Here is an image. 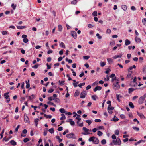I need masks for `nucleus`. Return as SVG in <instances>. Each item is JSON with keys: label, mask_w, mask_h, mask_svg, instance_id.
Instances as JSON below:
<instances>
[{"label": "nucleus", "mask_w": 146, "mask_h": 146, "mask_svg": "<svg viewBox=\"0 0 146 146\" xmlns=\"http://www.w3.org/2000/svg\"><path fill=\"white\" fill-rule=\"evenodd\" d=\"M66 137L68 139H76L74 134L72 133H71L69 134H67L66 135Z\"/></svg>", "instance_id": "1"}, {"label": "nucleus", "mask_w": 146, "mask_h": 146, "mask_svg": "<svg viewBox=\"0 0 146 146\" xmlns=\"http://www.w3.org/2000/svg\"><path fill=\"white\" fill-rule=\"evenodd\" d=\"M9 92L5 93L4 95V96L5 97V98L7 99L6 102L7 103H9L10 101V98L9 96L8 95Z\"/></svg>", "instance_id": "2"}, {"label": "nucleus", "mask_w": 146, "mask_h": 146, "mask_svg": "<svg viewBox=\"0 0 146 146\" xmlns=\"http://www.w3.org/2000/svg\"><path fill=\"white\" fill-rule=\"evenodd\" d=\"M144 97H143V96H141L139 99L138 100V103L140 104H142L145 100Z\"/></svg>", "instance_id": "3"}, {"label": "nucleus", "mask_w": 146, "mask_h": 146, "mask_svg": "<svg viewBox=\"0 0 146 146\" xmlns=\"http://www.w3.org/2000/svg\"><path fill=\"white\" fill-rule=\"evenodd\" d=\"M76 119L78 120V121L77 122V123L78 125L80 127H82L83 126V123L82 122L80 123H79V121H80L81 120V118H80L79 117L77 116L76 117Z\"/></svg>", "instance_id": "4"}, {"label": "nucleus", "mask_w": 146, "mask_h": 146, "mask_svg": "<svg viewBox=\"0 0 146 146\" xmlns=\"http://www.w3.org/2000/svg\"><path fill=\"white\" fill-rule=\"evenodd\" d=\"M118 83L119 82H117L115 84L113 83V88H115L114 87H116V88H115V89L116 90L119 88L120 87V86Z\"/></svg>", "instance_id": "5"}, {"label": "nucleus", "mask_w": 146, "mask_h": 146, "mask_svg": "<svg viewBox=\"0 0 146 146\" xmlns=\"http://www.w3.org/2000/svg\"><path fill=\"white\" fill-rule=\"evenodd\" d=\"M86 95V92L85 91H83L80 94V98H85V96Z\"/></svg>", "instance_id": "6"}, {"label": "nucleus", "mask_w": 146, "mask_h": 146, "mask_svg": "<svg viewBox=\"0 0 146 146\" xmlns=\"http://www.w3.org/2000/svg\"><path fill=\"white\" fill-rule=\"evenodd\" d=\"M72 36L73 37L74 39H76L77 38V34L75 31H72L71 32Z\"/></svg>", "instance_id": "7"}, {"label": "nucleus", "mask_w": 146, "mask_h": 146, "mask_svg": "<svg viewBox=\"0 0 146 146\" xmlns=\"http://www.w3.org/2000/svg\"><path fill=\"white\" fill-rule=\"evenodd\" d=\"M102 87L100 86H97L94 89V91L96 92L97 90H100L102 89Z\"/></svg>", "instance_id": "8"}, {"label": "nucleus", "mask_w": 146, "mask_h": 146, "mask_svg": "<svg viewBox=\"0 0 146 146\" xmlns=\"http://www.w3.org/2000/svg\"><path fill=\"white\" fill-rule=\"evenodd\" d=\"M122 97V96L120 94H116L117 99L119 102H120L121 101L120 98H121Z\"/></svg>", "instance_id": "9"}, {"label": "nucleus", "mask_w": 146, "mask_h": 146, "mask_svg": "<svg viewBox=\"0 0 146 146\" xmlns=\"http://www.w3.org/2000/svg\"><path fill=\"white\" fill-rule=\"evenodd\" d=\"M116 142L117 143V145H120L121 144V142L119 138L117 137L116 139Z\"/></svg>", "instance_id": "10"}, {"label": "nucleus", "mask_w": 146, "mask_h": 146, "mask_svg": "<svg viewBox=\"0 0 146 146\" xmlns=\"http://www.w3.org/2000/svg\"><path fill=\"white\" fill-rule=\"evenodd\" d=\"M99 141L98 139L96 137H95L94 139V141H93V143L94 144H98L99 143Z\"/></svg>", "instance_id": "11"}, {"label": "nucleus", "mask_w": 146, "mask_h": 146, "mask_svg": "<svg viewBox=\"0 0 146 146\" xmlns=\"http://www.w3.org/2000/svg\"><path fill=\"white\" fill-rule=\"evenodd\" d=\"M24 121L25 122L29 123L30 121H29V119L28 117L27 116H26V117H25L24 119Z\"/></svg>", "instance_id": "12"}, {"label": "nucleus", "mask_w": 146, "mask_h": 146, "mask_svg": "<svg viewBox=\"0 0 146 146\" xmlns=\"http://www.w3.org/2000/svg\"><path fill=\"white\" fill-rule=\"evenodd\" d=\"M135 40L137 43L140 42L141 41V39L139 38L136 36L135 38Z\"/></svg>", "instance_id": "13"}, {"label": "nucleus", "mask_w": 146, "mask_h": 146, "mask_svg": "<svg viewBox=\"0 0 146 146\" xmlns=\"http://www.w3.org/2000/svg\"><path fill=\"white\" fill-rule=\"evenodd\" d=\"M125 45L126 46L130 44V41L127 39H126L125 41Z\"/></svg>", "instance_id": "14"}, {"label": "nucleus", "mask_w": 146, "mask_h": 146, "mask_svg": "<svg viewBox=\"0 0 146 146\" xmlns=\"http://www.w3.org/2000/svg\"><path fill=\"white\" fill-rule=\"evenodd\" d=\"M69 121L70 124L72 126L74 125L75 124V122L74 121H72V119H69Z\"/></svg>", "instance_id": "15"}, {"label": "nucleus", "mask_w": 146, "mask_h": 146, "mask_svg": "<svg viewBox=\"0 0 146 146\" xmlns=\"http://www.w3.org/2000/svg\"><path fill=\"white\" fill-rule=\"evenodd\" d=\"M107 60L109 64H111L113 62V59L111 58H108L107 59Z\"/></svg>", "instance_id": "16"}, {"label": "nucleus", "mask_w": 146, "mask_h": 146, "mask_svg": "<svg viewBox=\"0 0 146 146\" xmlns=\"http://www.w3.org/2000/svg\"><path fill=\"white\" fill-rule=\"evenodd\" d=\"M129 105L133 109L134 107V106L132 102H129Z\"/></svg>", "instance_id": "17"}, {"label": "nucleus", "mask_w": 146, "mask_h": 146, "mask_svg": "<svg viewBox=\"0 0 146 146\" xmlns=\"http://www.w3.org/2000/svg\"><path fill=\"white\" fill-rule=\"evenodd\" d=\"M11 143L13 145L15 146L16 145L17 143L14 140H12L10 141Z\"/></svg>", "instance_id": "18"}, {"label": "nucleus", "mask_w": 146, "mask_h": 146, "mask_svg": "<svg viewBox=\"0 0 146 146\" xmlns=\"http://www.w3.org/2000/svg\"><path fill=\"white\" fill-rule=\"evenodd\" d=\"M135 90V89H134L133 88H130L128 89V93L129 94H130Z\"/></svg>", "instance_id": "19"}, {"label": "nucleus", "mask_w": 146, "mask_h": 146, "mask_svg": "<svg viewBox=\"0 0 146 146\" xmlns=\"http://www.w3.org/2000/svg\"><path fill=\"white\" fill-rule=\"evenodd\" d=\"M80 94V92L78 90H77L76 92H75L74 96H78Z\"/></svg>", "instance_id": "20"}, {"label": "nucleus", "mask_w": 146, "mask_h": 146, "mask_svg": "<svg viewBox=\"0 0 146 146\" xmlns=\"http://www.w3.org/2000/svg\"><path fill=\"white\" fill-rule=\"evenodd\" d=\"M60 46L62 48H65V46L64 44V43L63 42H61L60 44Z\"/></svg>", "instance_id": "21"}, {"label": "nucleus", "mask_w": 146, "mask_h": 146, "mask_svg": "<svg viewBox=\"0 0 146 146\" xmlns=\"http://www.w3.org/2000/svg\"><path fill=\"white\" fill-rule=\"evenodd\" d=\"M62 113H65V114L66 112V111L65 110L64 108H61L59 110Z\"/></svg>", "instance_id": "22"}, {"label": "nucleus", "mask_w": 146, "mask_h": 146, "mask_svg": "<svg viewBox=\"0 0 146 146\" xmlns=\"http://www.w3.org/2000/svg\"><path fill=\"white\" fill-rule=\"evenodd\" d=\"M122 54H119V55H116L113 57V58L114 59H116L118 58H121L122 56Z\"/></svg>", "instance_id": "23"}, {"label": "nucleus", "mask_w": 146, "mask_h": 146, "mask_svg": "<svg viewBox=\"0 0 146 146\" xmlns=\"http://www.w3.org/2000/svg\"><path fill=\"white\" fill-rule=\"evenodd\" d=\"M56 137L57 139L58 140V142L59 143H60L62 141V139H60L59 136H56Z\"/></svg>", "instance_id": "24"}, {"label": "nucleus", "mask_w": 146, "mask_h": 146, "mask_svg": "<svg viewBox=\"0 0 146 146\" xmlns=\"http://www.w3.org/2000/svg\"><path fill=\"white\" fill-rule=\"evenodd\" d=\"M44 116L45 117H46V118H49L50 119L52 118V116L50 115H47L46 114H44Z\"/></svg>", "instance_id": "25"}, {"label": "nucleus", "mask_w": 146, "mask_h": 146, "mask_svg": "<svg viewBox=\"0 0 146 146\" xmlns=\"http://www.w3.org/2000/svg\"><path fill=\"white\" fill-rule=\"evenodd\" d=\"M48 131L51 134L54 133V128H52L51 129H49L48 130Z\"/></svg>", "instance_id": "26"}, {"label": "nucleus", "mask_w": 146, "mask_h": 146, "mask_svg": "<svg viewBox=\"0 0 146 146\" xmlns=\"http://www.w3.org/2000/svg\"><path fill=\"white\" fill-rule=\"evenodd\" d=\"M95 137L92 136L90 137L89 139V141L90 142L92 141L93 142L94 139Z\"/></svg>", "instance_id": "27"}, {"label": "nucleus", "mask_w": 146, "mask_h": 146, "mask_svg": "<svg viewBox=\"0 0 146 146\" xmlns=\"http://www.w3.org/2000/svg\"><path fill=\"white\" fill-rule=\"evenodd\" d=\"M62 117L60 118V120H64L66 119V117L65 115L64 114H62L61 115Z\"/></svg>", "instance_id": "28"}, {"label": "nucleus", "mask_w": 146, "mask_h": 146, "mask_svg": "<svg viewBox=\"0 0 146 146\" xmlns=\"http://www.w3.org/2000/svg\"><path fill=\"white\" fill-rule=\"evenodd\" d=\"M58 30L59 31H62V26L61 25H58Z\"/></svg>", "instance_id": "29"}, {"label": "nucleus", "mask_w": 146, "mask_h": 146, "mask_svg": "<svg viewBox=\"0 0 146 146\" xmlns=\"http://www.w3.org/2000/svg\"><path fill=\"white\" fill-rule=\"evenodd\" d=\"M2 33L3 35H6L8 34L9 33H8V32L7 31H2Z\"/></svg>", "instance_id": "30"}, {"label": "nucleus", "mask_w": 146, "mask_h": 146, "mask_svg": "<svg viewBox=\"0 0 146 146\" xmlns=\"http://www.w3.org/2000/svg\"><path fill=\"white\" fill-rule=\"evenodd\" d=\"M114 107L111 106H108V110H112L114 109Z\"/></svg>", "instance_id": "31"}, {"label": "nucleus", "mask_w": 146, "mask_h": 146, "mask_svg": "<svg viewBox=\"0 0 146 146\" xmlns=\"http://www.w3.org/2000/svg\"><path fill=\"white\" fill-rule=\"evenodd\" d=\"M121 8L124 11L126 10L127 9V7L125 5H122Z\"/></svg>", "instance_id": "32"}, {"label": "nucleus", "mask_w": 146, "mask_h": 146, "mask_svg": "<svg viewBox=\"0 0 146 146\" xmlns=\"http://www.w3.org/2000/svg\"><path fill=\"white\" fill-rule=\"evenodd\" d=\"M137 84V83L136 82H132L130 84V86H134L135 87L136 86V85Z\"/></svg>", "instance_id": "33"}, {"label": "nucleus", "mask_w": 146, "mask_h": 146, "mask_svg": "<svg viewBox=\"0 0 146 146\" xmlns=\"http://www.w3.org/2000/svg\"><path fill=\"white\" fill-rule=\"evenodd\" d=\"M17 27L19 29H23L25 28V26H17Z\"/></svg>", "instance_id": "34"}, {"label": "nucleus", "mask_w": 146, "mask_h": 146, "mask_svg": "<svg viewBox=\"0 0 146 146\" xmlns=\"http://www.w3.org/2000/svg\"><path fill=\"white\" fill-rule=\"evenodd\" d=\"M103 134V133L100 131H98L97 132V135L99 136H101Z\"/></svg>", "instance_id": "35"}, {"label": "nucleus", "mask_w": 146, "mask_h": 146, "mask_svg": "<svg viewBox=\"0 0 146 146\" xmlns=\"http://www.w3.org/2000/svg\"><path fill=\"white\" fill-rule=\"evenodd\" d=\"M119 120V119L115 116L114 117L113 119V121L114 122H116Z\"/></svg>", "instance_id": "36"}, {"label": "nucleus", "mask_w": 146, "mask_h": 146, "mask_svg": "<svg viewBox=\"0 0 146 146\" xmlns=\"http://www.w3.org/2000/svg\"><path fill=\"white\" fill-rule=\"evenodd\" d=\"M138 115L141 118H144L145 117L143 114L142 113H138Z\"/></svg>", "instance_id": "37"}, {"label": "nucleus", "mask_w": 146, "mask_h": 146, "mask_svg": "<svg viewBox=\"0 0 146 146\" xmlns=\"http://www.w3.org/2000/svg\"><path fill=\"white\" fill-rule=\"evenodd\" d=\"M132 128L134 130L136 131H138L139 130V129L138 127H133Z\"/></svg>", "instance_id": "38"}, {"label": "nucleus", "mask_w": 146, "mask_h": 146, "mask_svg": "<svg viewBox=\"0 0 146 146\" xmlns=\"http://www.w3.org/2000/svg\"><path fill=\"white\" fill-rule=\"evenodd\" d=\"M66 61H67L69 63H71L72 62V61L71 59H69L68 58H66Z\"/></svg>", "instance_id": "39"}, {"label": "nucleus", "mask_w": 146, "mask_h": 146, "mask_svg": "<svg viewBox=\"0 0 146 146\" xmlns=\"http://www.w3.org/2000/svg\"><path fill=\"white\" fill-rule=\"evenodd\" d=\"M82 129L83 130H84L85 132L86 133L88 132L89 130L88 129L85 127H83Z\"/></svg>", "instance_id": "40"}, {"label": "nucleus", "mask_w": 146, "mask_h": 146, "mask_svg": "<svg viewBox=\"0 0 146 146\" xmlns=\"http://www.w3.org/2000/svg\"><path fill=\"white\" fill-rule=\"evenodd\" d=\"M90 57V56H83V58L84 59L88 60L89 58Z\"/></svg>", "instance_id": "41"}, {"label": "nucleus", "mask_w": 146, "mask_h": 146, "mask_svg": "<svg viewBox=\"0 0 146 146\" xmlns=\"http://www.w3.org/2000/svg\"><path fill=\"white\" fill-rule=\"evenodd\" d=\"M106 65V63L104 62H101L100 63V66L103 67L104 66Z\"/></svg>", "instance_id": "42"}, {"label": "nucleus", "mask_w": 146, "mask_h": 146, "mask_svg": "<svg viewBox=\"0 0 146 146\" xmlns=\"http://www.w3.org/2000/svg\"><path fill=\"white\" fill-rule=\"evenodd\" d=\"M11 7H12V8L13 10H15L16 7V5H15L14 3H12L11 4Z\"/></svg>", "instance_id": "43"}, {"label": "nucleus", "mask_w": 146, "mask_h": 146, "mask_svg": "<svg viewBox=\"0 0 146 146\" xmlns=\"http://www.w3.org/2000/svg\"><path fill=\"white\" fill-rule=\"evenodd\" d=\"M142 22L145 25H146V18H144L142 19Z\"/></svg>", "instance_id": "44"}, {"label": "nucleus", "mask_w": 146, "mask_h": 146, "mask_svg": "<svg viewBox=\"0 0 146 146\" xmlns=\"http://www.w3.org/2000/svg\"><path fill=\"white\" fill-rule=\"evenodd\" d=\"M92 14L94 16H96L97 15V12L96 11H94L93 12Z\"/></svg>", "instance_id": "45"}, {"label": "nucleus", "mask_w": 146, "mask_h": 146, "mask_svg": "<svg viewBox=\"0 0 146 146\" xmlns=\"http://www.w3.org/2000/svg\"><path fill=\"white\" fill-rule=\"evenodd\" d=\"M92 98L94 100H96V98H98L96 95H93L92 96Z\"/></svg>", "instance_id": "46"}, {"label": "nucleus", "mask_w": 146, "mask_h": 146, "mask_svg": "<svg viewBox=\"0 0 146 146\" xmlns=\"http://www.w3.org/2000/svg\"><path fill=\"white\" fill-rule=\"evenodd\" d=\"M101 143L102 144L104 145L106 143V141L105 139H103L101 141Z\"/></svg>", "instance_id": "47"}, {"label": "nucleus", "mask_w": 146, "mask_h": 146, "mask_svg": "<svg viewBox=\"0 0 146 146\" xmlns=\"http://www.w3.org/2000/svg\"><path fill=\"white\" fill-rule=\"evenodd\" d=\"M77 2V0H74L71 2V4H75Z\"/></svg>", "instance_id": "48"}, {"label": "nucleus", "mask_w": 146, "mask_h": 146, "mask_svg": "<svg viewBox=\"0 0 146 146\" xmlns=\"http://www.w3.org/2000/svg\"><path fill=\"white\" fill-rule=\"evenodd\" d=\"M110 71V68H108L107 69V70L105 72V73L106 74H108Z\"/></svg>", "instance_id": "49"}, {"label": "nucleus", "mask_w": 146, "mask_h": 146, "mask_svg": "<svg viewBox=\"0 0 146 146\" xmlns=\"http://www.w3.org/2000/svg\"><path fill=\"white\" fill-rule=\"evenodd\" d=\"M86 122L88 123L89 125H90L92 123V121L90 120H88L86 121Z\"/></svg>", "instance_id": "50"}, {"label": "nucleus", "mask_w": 146, "mask_h": 146, "mask_svg": "<svg viewBox=\"0 0 146 146\" xmlns=\"http://www.w3.org/2000/svg\"><path fill=\"white\" fill-rule=\"evenodd\" d=\"M79 82H77L76 83H74V82L73 83V84L74 87H76L77 86V84H78Z\"/></svg>", "instance_id": "51"}, {"label": "nucleus", "mask_w": 146, "mask_h": 146, "mask_svg": "<svg viewBox=\"0 0 146 146\" xmlns=\"http://www.w3.org/2000/svg\"><path fill=\"white\" fill-rule=\"evenodd\" d=\"M29 141V139L27 138H25L23 140V141L24 143H26Z\"/></svg>", "instance_id": "52"}, {"label": "nucleus", "mask_w": 146, "mask_h": 146, "mask_svg": "<svg viewBox=\"0 0 146 146\" xmlns=\"http://www.w3.org/2000/svg\"><path fill=\"white\" fill-rule=\"evenodd\" d=\"M54 100H55V101L56 102L58 103L60 102V100L58 98H56Z\"/></svg>", "instance_id": "53"}, {"label": "nucleus", "mask_w": 146, "mask_h": 146, "mask_svg": "<svg viewBox=\"0 0 146 146\" xmlns=\"http://www.w3.org/2000/svg\"><path fill=\"white\" fill-rule=\"evenodd\" d=\"M64 82V81H61L60 80H59L58 81V82L60 83V85L61 86L64 84L63 83Z\"/></svg>", "instance_id": "54"}, {"label": "nucleus", "mask_w": 146, "mask_h": 146, "mask_svg": "<svg viewBox=\"0 0 146 146\" xmlns=\"http://www.w3.org/2000/svg\"><path fill=\"white\" fill-rule=\"evenodd\" d=\"M119 130H117L115 131V134L116 135H118L119 134Z\"/></svg>", "instance_id": "55"}, {"label": "nucleus", "mask_w": 146, "mask_h": 146, "mask_svg": "<svg viewBox=\"0 0 146 146\" xmlns=\"http://www.w3.org/2000/svg\"><path fill=\"white\" fill-rule=\"evenodd\" d=\"M4 133V129L3 130V131L0 134V135L1 136V138L0 139H1L3 138V134Z\"/></svg>", "instance_id": "56"}, {"label": "nucleus", "mask_w": 146, "mask_h": 146, "mask_svg": "<svg viewBox=\"0 0 146 146\" xmlns=\"http://www.w3.org/2000/svg\"><path fill=\"white\" fill-rule=\"evenodd\" d=\"M23 42L25 43H27L28 42V39L27 38H26L23 39Z\"/></svg>", "instance_id": "57"}, {"label": "nucleus", "mask_w": 146, "mask_h": 146, "mask_svg": "<svg viewBox=\"0 0 146 146\" xmlns=\"http://www.w3.org/2000/svg\"><path fill=\"white\" fill-rule=\"evenodd\" d=\"M96 36L98 37V38L99 39H101L102 38V36L100 35L98 33H97L96 34Z\"/></svg>", "instance_id": "58"}, {"label": "nucleus", "mask_w": 146, "mask_h": 146, "mask_svg": "<svg viewBox=\"0 0 146 146\" xmlns=\"http://www.w3.org/2000/svg\"><path fill=\"white\" fill-rule=\"evenodd\" d=\"M39 66V65H38V64L35 65L34 66H33L32 68H33L35 69H36L38 68Z\"/></svg>", "instance_id": "59"}, {"label": "nucleus", "mask_w": 146, "mask_h": 146, "mask_svg": "<svg viewBox=\"0 0 146 146\" xmlns=\"http://www.w3.org/2000/svg\"><path fill=\"white\" fill-rule=\"evenodd\" d=\"M143 72L145 74H146V66H145L143 69Z\"/></svg>", "instance_id": "60"}, {"label": "nucleus", "mask_w": 146, "mask_h": 146, "mask_svg": "<svg viewBox=\"0 0 146 146\" xmlns=\"http://www.w3.org/2000/svg\"><path fill=\"white\" fill-rule=\"evenodd\" d=\"M94 121L96 122H100L101 121V120L99 119H96Z\"/></svg>", "instance_id": "61"}, {"label": "nucleus", "mask_w": 146, "mask_h": 146, "mask_svg": "<svg viewBox=\"0 0 146 146\" xmlns=\"http://www.w3.org/2000/svg\"><path fill=\"white\" fill-rule=\"evenodd\" d=\"M106 32L107 33L110 34L111 32V30L110 29H108L107 30Z\"/></svg>", "instance_id": "62"}, {"label": "nucleus", "mask_w": 146, "mask_h": 146, "mask_svg": "<svg viewBox=\"0 0 146 146\" xmlns=\"http://www.w3.org/2000/svg\"><path fill=\"white\" fill-rule=\"evenodd\" d=\"M27 133V130L26 129H24L22 131V133H24V134H26Z\"/></svg>", "instance_id": "63"}, {"label": "nucleus", "mask_w": 146, "mask_h": 146, "mask_svg": "<svg viewBox=\"0 0 146 146\" xmlns=\"http://www.w3.org/2000/svg\"><path fill=\"white\" fill-rule=\"evenodd\" d=\"M54 90L52 88L50 89L48 91V92L49 93H52Z\"/></svg>", "instance_id": "64"}]
</instances>
